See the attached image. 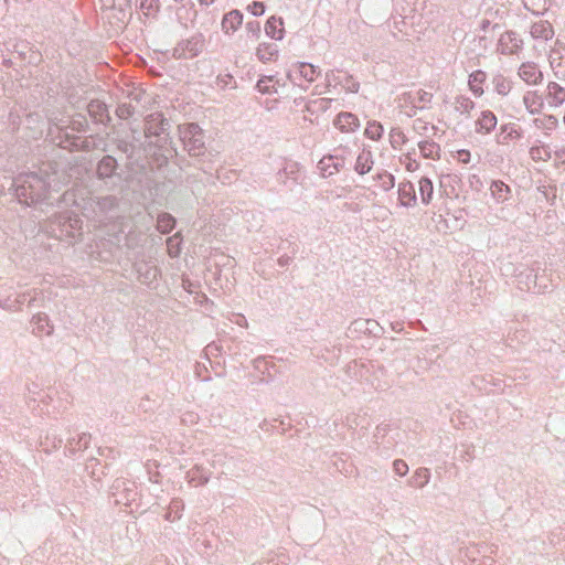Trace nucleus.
<instances>
[{"instance_id": "423d86ee", "label": "nucleus", "mask_w": 565, "mask_h": 565, "mask_svg": "<svg viewBox=\"0 0 565 565\" xmlns=\"http://www.w3.org/2000/svg\"><path fill=\"white\" fill-rule=\"evenodd\" d=\"M205 41L201 33L194 34L190 39L180 41L172 51V56L177 60L193 58L204 49Z\"/></svg>"}, {"instance_id": "2eb2a0df", "label": "nucleus", "mask_w": 565, "mask_h": 565, "mask_svg": "<svg viewBox=\"0 0 565 565\" xmlns=\"http://www.w3.org/2000/svg\"><path fill=\"white\" fill-rule=\"evenodd\" d=\"M29 295V292H10L8 295L0 292V307L7 311H18L21 309V306L24 303Z\"/></svg>"}, {"instance_id": "5701e85b", "label": "nucleus", "mask_w": 565, "mask_h": 565, "mask_svg": "<svg viewBox=\"0 0 565 565\" xmlns=\"http://www.w3.org/2000/svg\"><path fill=\"white\" fill-rule=\"evenodd\" d=\"M31 323L36 335H50L53 331V326L50 324L49 317L44 313L33 316Z\"/></svg>"}, {"instance_id": "603ef678", "label": "nucleus", "mask_w": 565, "mask_h": 565, "mask_svg": "<svg viewBox=\"0 0 565 565\" xmlns=\"http://www.w3.org/2000/svg\"><path fill=\"white\" fill-rule=\"evenodd\" d=\"M245 29L254 39H257L260 34V23L258 21H248Z\"/></svg>"}, {"instance_id": "0eeeda50", "label": "nucleus", "mask_w": 565, "mask_h": 565, "mask_svg": "<svg viewBox=\"0 0 565 565\" xmlns=\"http://www.w3.org/2000/svg\"><path fill=\"white\" fill-rule=\"evenodd\" d=\"M322 71L319 66L312 65L307 62H298L287 71V78L292 83L297 84V79H305L308 84L313 83Z\"/></svg>"}, {"instance_id": "f257e3e1", "label": "nucleus", "mask_w": 565, "mask_h": 565, "mask_svg": "<svg viewBox=\"0 0 565 565\" xmlns=\"http://www.w3.org/2000/svg\"><path fill=\"white\" fill-rule=\"evenodd\" d=\"M52 186V177L44 170L21 173L11 182L14 195L20 203L31 205L49 200V189Z\"/></svg>"}, {"instance_id": "bb28decb", "label": "nucleus", "mask_w": 565, "mask_h": 565, "mask_svg": "<svg viewBox=\"0 0 565 565\" xmlns=\"http://www.w3.org/2000/svg\"><path fill=\"white\" fill-rule=\"evenodd\" d=\"M492 198L498 202H504L508 200L510 194V188L503 181H492L490 185Z\"/></svg>"}, {"instance_id": "c85d7f7f", "label": "nucleus", "mask_w": 565, "mask_h": 565, "mask_svg": "<svg viewBox=\"0 0 565 565\" xmlns=\"http://www.w3.org/2000/svg\"><path fill=\"white\" fill-rule=\"evenodd\" d=\"M430 480V471L428 468L420 467L416 469L408 480V484L416 488H424Z\"/></svg>"}, {"instance_id": "6e6552de", "label": "nucleus", "mask_w": 565, "mask_h": 565, "mask_svg": "<svg viewBox=\"0 0 565 565\" xmlns=\"http://www.w3.org/2000/svg\"><path fill=\"white\" fill-rule=\"evenodd\" d=\"M523 46V40L514 31H507L501 34L498 42V52L503 55L518 54Z\"/></svg>"}, {"instance_id": "c756f323", "label": "nucleus", "mask_w": 565, "mask_h": 565, "mask_svg": "<svg viewBox=\"0 0 565 565\" xmlns=\"http://www.w3.org/2000/svg\"><path fill=\"white\" fill-rule=\"evenodd\" d=\"M418 190L422 202L427 205L430 203L434 194V185L429 178L423 177L418 182Z\"/></svg>"}, {"instance_id": "c03bdc74", "label": "nucleus", "mask_w": 565, "mask_h": 565, "mask_svg": "<svg viewBox=\"0 0 565 565\" xmlns=\"http://www.w3.org/2000/svg\"><path fill=\"white\" fill-rule=\"evenodd\" d=\"M89 440H90V435L83 433V434L78 435L77 439H75V438L68 439V443L73 450H82V449H86L88 447Z\"/></svg>"}, {"instance_id": "09e8293b", "label": "nucleus", "mask_w": 565, "mask_h": 565, "mask_svg": "<svg viewBox=\"0 0 565 565\" xmlns=\"http://www.w3.org/2000/svg\"><path fill=\"white\" fill-rule=\"evenodd\" d=\"M333 161V157L332 156H324L318 163V168L320 169V171L322 172V174L326 177V175H329V171L332 170V162Z\"/></svg>"}, {"instance_id": "6e6d98bb", "label": "nucleus", "mask_w": 565, "mask_h": 565, "mask_svg": "<svg viewBox=\"0 0 565 565\" xmlns=\"http://www.w3.org/2000/svg\"><path fill=\"white\" fill-rule=\"evenodd\" d=\"M248 9L254 15H262L265 12L264 3L258 1H254L252 4H249Z\"/></svg>"}, {"instance_id": "bf43d9fd", "label": "nucleus", "mask_w": 565, "mask_h": 565, "mask_svg": "<svg viewBox=\"0 0 565 565\" xmlns=\"http://www.w3.org/2000/svg\"><path fill=\"white\" fill-rule=\"evenodd\" d=\"M457 158L461 163H469L471 158L470 151L461 149L457 152Z\"/></svg>"}, {"instance_id": "cd10ccee", "label": "nucleus", "mask_w": 565, "mask_h": 565, "mask_svg": "<svg viewBox=\"0 0 565 565\" xmlns=\"http://www.w3.org/2000/svg\"><path fill=\"white\" fill-rule=\"evenodd\" d=\"M279 25H282V19L270 17L265 24V32L268 36L275 40H281L284 36V29H278Z\"/></svg>"}, {"instance_id": "39448f33", "label": "nucleus", "mask_w": 565, "mask_h": 565, "mask_svg": "<svg viewBox=\"0 0 565 565\" xmlns=\"http://www.w3.org/2000/svg\"><path fill=\"white\" fill-rule=\"evenodd\" d=\"M118 207V199L115 195L90 196L84 207L86 215L97 218L102 222V217L115 211Z\"/></svg>"}, {"instance_id": "ddd939ff", "label": "nucleus", "mask_w": 565, "mask_h": 565, "mask_svg": "<svg viewBox=\"0 0 565 565\" xmlns=\"http://www.w3.org/2000/svg\"><path fill=\"white\" fill-rule=\"evenodd\" d=\"M518 75L521 79H523L526 84L537 85L543 79V73L540 71L537 65L533 62L522 63L519 67Z\"/></svg>"}, {"instance_id": "72a5a7b5", "label": "nucleus", "mask_w": 565, "mask_h": 565, "mask_svg": "<svg viewBox=\"0 0 565 565\" xmlns=\"http://www.w3.org/2000/svg\"><path fill=\"white\" fill-rule=\"evenodd\" d=\"M174 225H175V220L171 214L161 213L158 215L157 228L162 234L170 233L174 228Z\"/></svg>"}, {"instance_id": "9d476101", "label": "nucleus", "mask_w": 565, "mask_h": 565, "mask_svg": "<svg viewBox=\"0 0 565 565\" xmlns=\"http://www.w3.org/2000/svg\"><path fill=\"white\" fill-rule=\"evenodd\" d=\"M135 270L138 280L148 287H153L160 273L154 264L146 260L135 263Z\"/></svg>"}, {"instance_id": "37998d69", "label": "nucleus", "mask_w": 565, "mask_h": 565, "mask_svg": "<svg viewBox=\"0 0 565 565\" xmlns=\"http://www.w3.org/2000/svg\"><path fill=\"white\" fill-rule=\"evenodd\" d=\"M524 268L523 265H515L511 262H504L500 266L501 274L505 277H515L518 278V275L520 270Z\"/></svg>"}, {"instance_id": "5fc2aeb1", "label": "nucleus", "mask_w": 565, "mask_h": 565, "mask_svg": "<svg viewBox=\"0 0 565 565\" xmlns=\"http://www.w3.org/2000/svg\"><path fill=\"white\" fill-rule=\"evenodd\" d=\"M326 81V88H329L333 85L342 84V82L339 79V77L335 76L334 71H329L326 73L324 76Z\"/></svg>"}, {"instance_id": "13d9d810", "label": "nucleus", "mask_w": 565, "mask_h": 565, "mask_svg": "<svg viewBox=\"0 0 565 565\" xmlns=\"http://www.w3.org/2000/svg\"><path fill=\"white\" fill-rule=\"evenodd\" d=\"M399 18L401 20H397L396 17H393L394 29L399 33L407 34V32L403 29V26L406 25L405 18L402 15Z\"/></svg>"}, {"instance_id": "f8f14e48", "label": "nucleus", "mask_w": 565, "mask_h": 565, "mask_svg": "<svg viewBox=\"0 0 565 565\" xmlns=\"http://www.w3.org/2000/svg\"><path fill=\"white\" fill-rule=\"evenodd\" d=\"M333 125L341 132H354L360 128V120L356 115L349 111H342L337 115Z\"/></svg>"}, {"instance_id": "e433bc0d", "label": "nucleus", "mask_w": 565, "mask_h": 565, "mask_svg": "<svg viewBox=\"0 0 565 565\" xmlns=\"http://www.w3.org/2000/svg\"><path fill=\"white\" fill-rule=\"evenodd\" d=\"M475 102L467 96H458L455 100V108L461 115L469 116L475 108Z\"/></svg>"}, {"instance_id": "ea45409f", "label": "nucleus", "mask_w": 565, "mask_h": 565, "mask_svg": "<svg viewBox=\"0 0 565 565\" xmlns=\"http://www.w3.org/2000/svg\"><path fill=\"white\" fill-rule=\"evenodd\" d=\"M383 132H384L383 126L380 122L374 120V121L367 122L364 135L372 140H379V139H381Z\"/></svg>"}, {"instance_id": "9b49d317", "label": "nucleus", "mask_w": 565, "mask_h": 565, "mask_svg": "<svg viewBox=\"0 0 565 565\" xmlns=\"http://www.w3.org/2000/svg\"><path fill=\"white\" fill-rule=\"evenodd\" d=\"M498 125L495 114L489 109L482 110L475 121V131L480 135H489Z\"/></svg>"}, {"instance_id": "7c9ffc66", "label": "nucleus", "mask_w": 565, "mask_h": 565, "mask_svg": "<svg viewBox=\"0 0 565 565\" xmlns=\"http://www.w3.org/2000/svg\"><path fill=\"white\" fill-rule=\"evenodd\" d=\"M418 148L424 158L436 159L439 157L440 147L435 141H431V140L419 141Z\"/></svg>"}, {"instance_id": "2f4dec72", "label": "nucleus", "mask_w": 565, "mask_h": 565, "mask_svg": "<svg viewBox=\"0 0 565 565\" xmlns=\"http://www.w3.org/2000/svg\"><path fill=\"white\" fill-rule=\"evenodd\" d=\"M523 104L531 114L539 113L543 106L541 97L535 92L525 93L523 96Z\"/></svg>"}, {"instance_id": "052dcab7", "label": "nucleus", "mask_w": 565, "mask_h": 565, "mask_svg": "<svg viewBox=\"0 0 565 565\" xmlns=\"http://www.w3.org/2000/svg\"><path fill=\"white\" fill-rule=\"evenodd\" d=\"M466 447L465 455L461 456L466 461H470L475 458V448L472 445H463Z\"/></svg>"}, {"instance_id": "864d4df0", "label": "nucleus", "mask_w": 565, "mask_h": 565, "mask_svg": "<svg viewBox=\"0 0 565 565\" xmlns=\"http://www.w3.org/2000/svg\"><path fill=\"white\" fill-rule=\"evenodd\" d=\"M468 182H469L470 188L477 192H480L483 188V183H482L480 177L477 174L469 175Z\"/></svg>"}, {"instance_id": "4468645a", "label": "nucleus", "mask_w": 565, "mask_h": 565, "mask_svg": "<svg viewBox=\"0 0 565 565\" xmlns=\"http://www.w3.org/2000/svg\"><path fill=\"white\" fill-rule=\"evenodd\" d=\"M550 63L553 68L554 75L562 81H565V46L559 45L553 47L550 54Z\"/></svg>"}, {"instance_id": "58836bf2", "label": "nucleus", "mask_w": 565, "mask_h": 565, "mask_svg": "<svg viewBox=\"0 0 565 565\" xmlns=\"http://www.w3.org/2000/svg\"><path fill=\"white\" fill-rule=\"evenodd\" d=\"M140 11L147 17H153L159 12V0H137Z\"/></svg>"}, {"instance_id": "412c9836", "label": "nucleus", "mask_w": 565, "mask_h": 565, "mask_svg": "<svg viewBox=\"0 0 565 565\" xmlns=\"http://www.w3.org/2000/svg\"><path fill=\"white\" fill-rule=\"evenodd\" d=\"M243 22V14L238 10L226 13L222 20V29L225 33L236 31Z\"/></svg>"}, {"instance_id": "4be33fe9", "label": "nucleus", "mask_w": 565, "mask_h": 565, "mask_svg": "<svg viewBox=\"0 0 565 565\" xmlns=\"http://www.w3.org/2000/svg\"><path fill=\"white\" fill-rule=\"evenodd\" d=\"M87 111L92 118L97 121L104 122L105 118L109 120L108 109L105 103L94 99L87 105Z\"/></svg>"}, {"instance_id": "aec40b11", "label": "nucleus", "mask_w": 565, "mask_h": 565, "mask_svg": "<svg viewBox=\"0 0 565 565\" xmlns=\"http://www.w3.org/2000/svg\"><path fill=\"white\" fill-rule=\"evenodd\" d=\"M486 79L487 74L481 70H477L469 75L468 85L476 97L483 95L484 90L482 85L484 84Z\"/></svg>"}, {"instance_id": "a19ab883", "label": "nucleus", "mask_w": 565, "mask_h": 565, "mask_svg": "<svg viewBox=\"0 0 565 565\" xmlns=\"http://www.w3.org/2000/svg\"><path fill=\"white\" fill-rule=\"evenodd\" d=\"M526 10L539 15L546 11V0H523Z\"/></svg>"}, {"instance_id": "393cba45", "label": "nucleus", "mask_w": 565, "mask_h": 565, "mask_svg": "<svg viewBox=\"0 0 565 565\" xmlns=\"http://www.w3.org/2000/svg\"><path fill=\"white\" fill-rule=\"evenodd\" d=\"M256 55L263 63L271 62L278 55V47L274 43H262L257 47Z\"/></svg>"}, {"instance_id": "f3484780", "label": "nucleus", "mask_w": 565, "mask_h": 565, "mask_svg": "<svg viewBox=\"0 0 565 565\" xmlns=\"http://www.w3.org/2000/svg\"><path fill=\"white\" fill-rule=\"evenodd\" d=\"M398 199L404 206H414L417 202L415 186L411 181H404L398 185Z\"/></svg>"}, {"instance_id": "dca6fc26", "label": "nucleus", "mask_w": 565, "mask_h": 565, "mask_svg": "<svg viewBox=\"0 0 565 565\" xmlns=\"http://www.w3.org/2000/svg\"><path fill=\"white\" fill-rule=\"evenodd\" d=\"M530 33L534 40L547 41L554 36V29L548 21L540 20L531 25Z\"/></svg>"}, {"instance_id": "0e129e2a", "label": "nucleus", "mask_w": 565, "mask_h": 565, "mask_svg": "<svg viewBox=\"0 0 565 565\" xmlns=\"http://www.w3.org/2000/svg\"><path fill=\"white\" fill-rule=\"evenodd\" d=\"M291 262V257H289L288 255H282L281 257L278 258V265L280 267H286L290 264Z\"/></svg>"}, {"instance_id": "8fccbe9b", "label": "nucleus", "mask_w": 565, "mask_h": 565, "mask_svg": "<svg viewBox=\"0 0 565 565\" xmlns=\"http://www.w3.org/2000/svg\"><path fill=\"white\" fill-rule=\"evenodd\" d=\"M393 471L397 476L404 477L408 472V465L403 459H396L393 461Z\"/></svg>"}, {"instance_id": "473e14b6", "label": "nucleus", "mask_w": 565, "mask_h": 565, "mask_svg": "<svg viewBox=\"0 0 565 565\" xmlns=\"http://www.w3.org/2000/svg\"><path fill=\"white\" fill-rule=\"evenodd\" d=\"M548 97L554 105H561L565 102V88L555 82L547 85Z\"/></svg>"}, {"instance_id": "20e7f679", "label": "nucleus", "mask_w": 565, "mask_h": 565, "mask_svg": "<svg viewBox=\"0 0 565 565\" xmlns=\"http://www.w3.org/2000/svg\"><path fill=\"white\" fill-rule=\"evenodd\" d=\"M170 121L161 113H153L146 117L145 136L147 138L157 137L154 145L160 149L171 146L172 140L169 136Z\"/></svg>"}, {"instance_id": "774afa93", "label": "nucleus", "mask_w": 565, "mask_h": 565, "mask_svg": "<svg viewBox=\"0 0 565 565\" xmlns=\"http://www.w3.org/2000/svg\"><path fill=\"white\" fill-rule=\"evenodd\" d=\"M209 481V477L206 475L200 473L199 481L195 486L205 484Z\"/></svg>"}, {"instance_id": "7ed1b4c3", "label": "nucleus", "mask_w": 565, "mask_h": 565, "mask_svg": "<svg viewBox=\"0 0 565 565\" xmlns=\"http://www.w3.org/2000/svg\"><path fill=\"white\" fill-rule=\"evenodd\" d=\"M178 134L184 150L191 157H200L205 153L204 131L196 122L179 125Z\"/></svg>"}, {"instance_id": "3c124183", "label": "nucleus", "mask_w": 565, "mask_h": 565, "mask_svg": "<svg viewBox=\"0 0 565 565\" xmlns=\"http://www.w3.org/2000/svg\"><path fill=\"white\" fill-rule=\"evenodd\" d=\"M333 157L332 162V170L329 171V175L334 174L335 172H339L344 167V157L341 154H331Z\"/></svg>"}, {"instance_id": "338daca9", "label": "nucleus", "mask_w": 565, "mask_h": 565, "mask_svg": "<svg viewBox=\"0 0 565 565\" xmlns=\"http://www.w3.org/2000/svg\"><path fill=\"white\" fill-rule=\"evenodd\" d=\"M180 518H181V515H180V514H174V511H173V510H170V509H169V511L166 513V519H167L168 521H174V520L180 519Z\"/></svg>"}, {"instance_id": "69168bd1", "label": "nucleus", "mask_w": 565, "mask_h": 565, "mask_svg": "<svg viewBox=\"0 0 565 565\" xmlns=\"http://www.w3.org/2000/svg\"><path fill=\"white\" fill-rule=\"evenodd\" d=\"M331 102V99L321 98L319 100L313 102V105H317L320 109H327L328 104Z\"/></svg>"}, {"instance_id": "f704fd0d", "label": "nucleus", "mask_w": 565, "mask_h": 565, "mask_svg": "<svg viewBox=\"0 0 565 565\" xmlns=\"http://www.w3.org/2000/svg\"><path fill=\"white\" fill-rule=\"evenodd\" d=\"M275 84H279V81L275 79V76H263L258 79L256 88L262 94H273L277 93Z\"/></svg>"}, {"instance_id": "c9c22d12", "label": "nucleus", "mask_w": 565, "mask_h": 565, "mask_svg": "<svg viewBox=\"0 0 565 565\" xmlns=\"http://www.w3.org/2000/svg\"><path fill=\"white\" fill-rule=\"evenodd\" d=\"M492 84L494 90L502 96L508 95L512 88V82L501 74H498L493 77Z\"/></svg>"}, {"instance_id": "4c0bfd02", "label": "nucleus", "mask_w": 565, "mask_h": 565, "mask_svg": "<svg viewBox=\"0 0 565 565\" xmlns=\"http://www.w3.org/2000/svg\"><path fill=\"white\" fill-rule=\"evenodd\" d=\"M530 157L534 161H547L552 157V151L547 146H534L530 148Z\"/></svg>"}, {"instance_id": "79ce46f5", "label": "nucleus", "mask_w": 565, "mask_h": 565, "mask_svg": "<svg viewBox=\"0 0 565 565\" xmlns=\"http://www.w3.org/2000/svg\"><path fill=\"white\" fill-rule=\"evenodd\" d=\"M407 141L405 134L401 130V128L395 127L390 131V142L393 148H398Z\"/></svg>"}, {"instance_id": "a18cd8bd", "label": "nucleus", "mask_w": 565, "mask_h": 565, "mask_svg": "<svg viewBox=\"0 0 565 565\" xmlns=\"http://www.w3.org/2000/svg\"><path fill=\"white\" fill-rule=\"evenodd\" d=\"M299 164L297 162H288L286 166L279 171L278 177L279 180H282V178H292L294 180H297L296 173L299 172Z\"/></svg>"}, {"instance_id": "f03ea898", "label": "nucleus", "mask_w": 565, "mask_h": 565, "mask_svg": "<svg viewBox=\"0 0 565 565\" xmlns=\"http://www.w3.org/2000/svg\"><path fill=\"white\" fill-rule=\"evenodd\" d=\"M47 230L57 239L76 238L81 235L82 220L72 212L55 215L49 221Z\"/></svg>"}, {"instance_id": "de8ad7c7", "label": "nucleus", "mask_w": 565, "mask_h": 565, "mask_svg": "<svg viewBox=\"0 0 565 565\" xmlns=\"http://www.w3.org/2000/svg\"><path fill=\"white\" fill-rule=\"evenodd\" d=\"M377 179L381 181V188L384 191H388L395 185V178L393 174L384 171L383 173L377 174Z\"/></svg>"}, {"instance_id": "a878e982", "label": "nucleus", "mask_w": 565, "mask_h": 565, "mask_svg": "<svg viewBox=\"0 0 565 565\" xmlns=\"http://www.w3.org/2000/svg\"><path fill=\"white\" fill-rule=\"evenodd\" d=\"M535 273L536 270L534 268H527L524 266V268L520 270L516 278L518 288L521 290H533V280Z\"/></svg>"}, {"instance_id": "49530a36", "label": "nucleus", "mask_w": 565, "mask_h": 565, "mask_svg": "<svg viewBox=\"0 0 565 565\" xmlns=\"http://www.w3.org/2000/svg\"><path fill=\"white\" fill-rule=\"evenodd\" d=\"M135 113V107L130 103H121L116 109V115L120 119H128Z\"/></svg>"}, {"instance_id": "680f3d73", "label": "nucleus", "mask_w": 565, "mask_h": 565, "mask_svg": "<svg viewBox=\"0 0 565 565\" xmlns=\"http://www.w3.org/2000/svg\"><path fill=\"white\" fill-rule=\"evenodd\" d=\"M183 508V503L181 500H172L171 504H170V510H173L174 511V514H179V510Z\"/></svg>"}, {"instance_id": "4d7b16f0", "label": "nucleus", "mask_w": 565, "mask_h": 565, "mask_svg": "<svg viewBox=\"0 0 565 565\" xmlns=\"http://www.w3.org/2000/svg\"><path fill=\"white\" fill-rule=\"evenodd\" d=\"M417 95H418V103H419L418 107H420V108H423L425 106V104L430 103L431 97H433V95L430 93L425 92V90H419L417 93Z\"/></svg>"}, {"instance_id": "b1692460", "label": "nucleus", "mask_w": 565, "mask_h": 565, "mask_svg": "<svg viewBox=\"0 0 565 565\" xmlns=\"http://www.w3.org/2000/svg\"><path fill=\"white\" fill-rule=\"evenodd\" d=\"M373 163L372 152L363 149L356 158L354 170L361 175L366 174L371 171Z\"/></svg>"}, {"instance_id": "e2e57ef3", "label": "nucleus", "mask_w": 565, "mask_h": 565, "mask_svg": "<svg viewBox=\"0 0 565 565\" xmlns=\"http://www.w3.org/2000/svg\"><path fill=\"white\" fill-rule=\"evenodd\" d=\"M359 83L351 81V78H348V84L345 88L351 93H356L359 90Z\"/></svg>"}, {"instance_id": "6ab92c4d", "label": "nucleus", "mask_w": 565, "mask_h": 565, "mask_svg": "<svg viewBox=\"0 0 565 565\" xmlns=\"http://www.w3.org/2000/svg\"><path fill=\"white\" fill-rule=\"evenodd\" d=\"M555 286L554 279L551 273H547L545 269L542 274L537 271L534 274L533 280V291L537 294L546 292L548 289Z\"/></svg>"}, {"instance_id": "a211bd4d", "label": "nucleus", "mask_w": 565, "mask_h": 565, "mask_svg": "<svg viewBox=\"0 0 565 565\" xmlns=\"http://www.w3.org/2000/svg\"><path fill=\"white\" fill-rule=\"evenodd\" d=\"M118 163L113 156H104L97 164V177L98 179L110 178L115 174Z\"/></svg>"}, {"instance_id": "1a4fd4ad", "label": "nucleus", "mask_w": 565, "mask_h": 565, "mask_svg": "<svg viewBox=\"0 0 565 565\" xmlns=\"http://www.w3.org/2000/svg\"><path fill=\"white\" fill-rule=\"evenodd\" d=\"M111 489L116 503L127 504L128 502L135 500L136 486L134 482L117 479L114 482Z\"/></svg>"}]
</instances>
